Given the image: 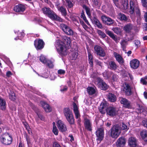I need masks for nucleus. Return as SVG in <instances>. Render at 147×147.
<instances>
[{"instance_id": "nucleus-1", "label": "nucleus", "mask_w": 147, "mask_h": 147, "mask_svg": "<svg viewBox=\"0 0 147 147\" xmlns=\"http://www.w3.org/2000/svg\"><path fill=\"white\" fill-rule=\"evenodd\" d=\"M1 143L5 145L10 144L12 141V138L8 133H5L1 135L0 137Z\"/></svg>"}, {"instance_id": "nucleus-2", "label": "nucleus", "mask_w": 147, "mask_h": 147, "mask_svg": "<svg viewBox=\"0 0 147 147\" xmlns=\"http://www.w3.org/2000/svg\"><path fill=\"white\" fill-rule=\"evenodd\" d=\"M55 46L57 51L60 53L63 54H66V49L64 44L60 40L56 41Z\"/></svg>"}, {"instance_id": "nucleus-3", "label": "nucleus", "mask_w": 147, "mask_h": 147, "mask_svg": "<svg viewBox=\"0 0 147 147\" xmlns=\"http://www.w3.org/2000/svg\"><path fill=\"white\" fill-rule=\"evenodd\" d=\"M120 128L117 125H114L111 129L110 136L113 138L116 139L121 133Z\"/></svg>"}, {"instance_id": "nucleus-4", "label": "nucleus", "mask_w": 147, "mask_h": 147, "mask_svg": "<svg viewBox=\"0 0 147 147\" xmlns=\"http://www.w3.org/2000/svg\"><path fill=\"white\" fill-rule=\"evenodd\" d=\"M133 88L126 82L123 83L122 86V89L123 90L125 94L128 96H129L132 94Z\"/></svg>"}, {"instance_id": "nucleus-5", "label": "nucleus", "mask_w": 147, "mask_h": 147, "mask_svg": "<svg viewBox=\"0 0 147 147\" xmlns=\"http://www.w3.org/2000/svg\"><path fill=\"white\" fill-rule=\"evenodd\" d=\"M129 12L131 14H133L135 12L136 14L138 16H139L140 12L138 4L136 3H133L132 1H130V10Z\"/></svg>"}, {"instance_id": "nucleus-6", "label": "nucleus", "mask_w": 147, "mask_h": 147, "mask_svg": "<svg viewBox=\"0 0 147 147\" xmlns=\"http://www.w3.org/2000/svg\"><path fill=\"white\" fill-rule=\"evenodd\" d=\"M101 18L103 23L108 26H111L114 24V20L109 17L105 15H102L101 17Z\"/></svg>"}, {"instance_id": "nucleus-7", "label": "nucleus", "mask_w": 147, "mask_h": 147, "mask_svg": "<svg viewBox=\"0 0 147 147\" xmlns=\"http://www.w3.org/2000/svg\"><path fill=\"white\" fill-rule=\"evenodd\" d=\"M97 85L102 90H106L109 87L103 81L99 78H97Z\"/></svg>"}, {"instance_id": "nucleus-8", "label": "nucleus", "mask_w": 147, "mask_h": 147, "mask_svg": "<svg viewBox=\"0 0 147 147\" xmlns=\"http://www.w3.org/2000/svg\"><path fill=\"white\" fill-rule=\"evenodd\" d=\"M120 102L123 105V106L126 108L130 109L132 108L131 103L125 98H121L120 99Z\"/></svg>"}, {"instance_id": "nucleus-9", "label": "nucleus", "mask_w": 147, "mask_h": 147, "mask_svg": "<svg viewBox=\"0 0 147 147\" xmlns=\"http://www.w3.org/2000/svg\"><path fill=\"white\" fill-rule=\"evenodd\" d=\"M94 50L95 53L98 55L103 57L105 55V52L102 48L99 46H96L94 47Z\"/></svg>"}, {"instance_id": "nucleus-10", "label": "nucleus", "mask_w": 147, "mask_h": 147, "mask_svg": "<svg viewBox=\"0 0 147 147\" xmlns=\"http://www.w3.org/2000/svg\"><path fill=\"white\" fill-rule=\"evenodd\" d=\"M42 10L44 14L46 15L50 18H51L54 13L53 11L51 10L49 8L45 7L42 8Z\"/></svg>"}, {"instance_id": "nucleus-11", "label": "nucleus", "mask_w": 147, "mask_h": 147, "mask_svg": "<svg viewBox=\"0 0 147 147\" xmlns=\"http://www.w3.org/2000/svg\"><path fill=\"white\" fill-rule=\"evenodd\" d=\"M117 112L115 108L111 107H108L106 110L107 114L111 116L115 115Z\"/></svg>"}, {"instance_id": "nucleus-12", "label": "nucleus", "mask_w": 147, "mask_h": 147, "mask_svg": "<svg viewBox=\"0 0 147 147\" xmlns=\"http://www.w3.org/2000/svg\"><path fill=\"white\" fill-rule=\"evenodd\" d=\"M96 135L98 138L97 140H102L103 138L104 133V130L102 128H100L98 129L96 131Z\"/></svg>"}, {"instance_id": "nucleus-13", "label": "nucleus", "mask_w": 147, "mask_h": 147, "mask_svg": "<svg viewBox=\"0 0 147 147\" xmlns=\"http://www.w3.org/2000/svg\"><path fill=\"white\" fill-rule=\"evenodd\" d=\"M125 139L123 137L119 138L116 142V144L117 147H123L126 143Z\"/></svg>"}, {"instance_id": "nucleus-14", "label": "nucleus", "mask_w": 147, "mask_h": 147, "mask_svg": "<svg viewBox=\"0 0 147 147\" xmlns=\"http://www.w3.org/2000/svg\"><path fill=\"white\" fill-rule=\"evenodd\" d=\"M57 126L59 131L61 132L65 131L67 130L66 125L61 120H59L58 121Z\"/></svg>"}, {"instance_id": "nucleus-15", "label": "nucleus", "mask_w": 147, "mask_h": 147, "mask_svg": "<svg viewBox=\"0 0 147 147\" xmlns=\"http://www.w3.org/2000/svg\"><path fill=\"white\" fill-rule=\"evenodd\" d=\"M73 111L76 119H78V121H80V115L78 110V108L76 104L74 103L73 104Z\"/></svg>"}, {"instance_id": "nucleus-16", "label": "nucleus", "mask_w": 147, "mask_h": 147, "mask_svg": "<svg viewBox=\"0 0 147 147\" xmlns=\"http://www.w3.org/2000/svg\"><path fill=\"white\" fill-rule=\"evenodd\" d=\"M34 45L37 49H40L44 47V42L41 40H35L34 41Z\"/></svg>"}, {"instance_id": "nucleus-17", "label": "nucleus", "mask_w": 147, "mask_h": 147, "mask_svg": "<svg viewBox=\"0 0 147 147\" xmlns=\"http://www.w3.org/2000/svg\"><path fill=\"white\" fill-rule=\"evenodd\" d=\"M139 61L136 59H133L130 62L131 67L134 69H137L139 67Z\"/></svg>"}, {"instance_id": "nucleus-18", "label": "nucleus", "mask_w": 147, "mask_h": 147, "mask_svg": "<svg viewBox=\"0 0 147 147\" xmlns=\"http://www.w3.org/2000/svg\"><path fill=\"white\" fill-rule=\"evenodd\" d=\"M63 113L66 119L73 115L72 112L68 108H65L64 109Z\"/></svg>"}, {"instance_id": "nucleus-19", "label": "nucleus", "mask_w": 147, "mask_h": 147, "mask_svg": "<svg viewBox=\"0 0 147 147\" xmlns=\"http://www.w3.org/2000/svg\"><path fill=\"white\" fill-rule=\"evenodd\" d=\"M40 104L46 112L48 113L51 111L52 109L51 107L45 102L41 101L40 102Z\"/></svg>"}, {"instance_id": "nucleus-20", "label": "nucleus", "mask_w": 147, "mask_h": 147, "mask_svg": "<svg viewBox=\"0 0 147 147\" xmlns=\"http://www.w3.org/2000/svg\"><path fill=\"white\" fill-rule=\"evenodd\" d=\"M107 106V103L105 102H103L101 103L99 107V109L101 113L102 114L105 113Z\"/></svg>"}, {"instance_id": "nucleus-21", "label": "nucleus", "mask_w": 147, "mask_h": 147, "mask_svg": "<svg viewBox=\"0 0 147 147\" xmlns=\"http://www.w3.org/2000/svg\"><path fill=\"white\" fill-rule=\"evenodd\" d=\"M128 143L130 147H136L137 146V140L134 137L130 138L128 139Z\"/></svg>"}, {"instance_id": "nucleus-22", "label": "nucleus", "mask_w": 147, "mask_h": 147, "mask_svg": "<svg viewBox=\"0 0 147 147\" xmlns=\"http://www.w3.org/2000/svg\"><path fill=\"white\" fill-rule=\"evenodd\" d=\"M25 9L24 6L22 4L16 5L13 8L14 11L17 12H23L25 10Z\"/></svg>"}, {"instance_id": "nucleus-23", "label": "nucleus", "mask_w": 147, "mask_h": 147, "mask_svg": "<svg viewBox=\"0 0 147 147\" xmlns=\"http://www.w3.org/2000/svg\"><path fill=\"white\" fill-rule=\"evenodd\" d=\"M62 41L65 45L66 44L67 45L69 46L71 44V38L66 36H63L61 37Z\"/></svg>"}, {"instance_id": "nucleus-24", "label": "nucleus", "mask_w": 147, "mask_h": 147, "mask_svg": "<svg viewBox=\"0 0 147 147\" xmlns=\"http://www.w3.org/2000/svg\"><path fill=\"white\" fill-rule=\"evenodd\" d=\"M84 124L86 129L90 131L92 130L91 124L89 119H84Z\"/></svg>"}, {"instance_id": "nucleus-25", "label": "nucleus", "mask_w": 147, "mask_h": 147, "mask_svg": "<svg viewBox=\"0 0 147 147\" xmlns=\"http://www.w3.org/2000/svg\"><path fill=\"white\" fill-rule=\"evenodd\" d=\"M113 55L116 60L119 64H122L123 63V59L120 55L116 52H114Z\"/></svg>"}, {"instance_id": "nucleus-26", "label": "nucleus", "mask_w": 147, "mask_h": 147, "mask_svg": "<svg viewBox=\"0 0 147 147\" xmlns=\"http://www.w3.org/2000/svg\"><path fill=\"white\" fill-rule=\"evenodd\" d=\"M118 66L115 62L113 61L109 62L108 68L111 70H115L116 69Z\"/></svg>"}, {"instance_id": "nucleus-27", "label": "nucleus", "mask_w": 147, "mask_h": 147, "mask_svg": "<svg viewBox=\"0 0 147 147\" xmlns=\"http://www.w3.org/2000/svg\"><path fill=\"white\" fill-rule=\"evenodd\" d=\"M133 27V25L131 24H128L123 27V29L126 32L129 33L132 29Z\"/></svg>"}, {"instance_id": "nucleus-28", "label": "nucleus", "mask_w": 147, "mask_h": 147, "mask_svg": "<svg viewBox=\"0 0 147 147\" xmlns=\"http://www.w3.org/2000/svg\"><path fill=\"white\" fill-rule=\"evenodd\" d=\"M105 32L116 42L117 41V36L115 35L111 31L106 30H105Z\"/></svg>"}, {"instance_id": "nucleus-29", "label": "nucleus", "mask_w": 147, "mask_h": 147, "mask_svg": "<svg viewBox=\"0 0 147 147\" xmlns=\"http://www.w3.org/2000/svg\"><path fill=\"white\" fill-rule=\"evenodd\" d=\"M118 17L120 20L124 21H127L129 18L122 13H120L118 15Z\"/></svg>"}, {"instance_id": "nucleus-30", "label": "nucleus", "mask_w": 147, "mask_h": 147, "mask_svg": "<svg viewBox=\"0 0 147 147\" xmlns=\"http://www.w3.org/2000/svg\"><path fill=\"white\" fill-rule=\"evenodd\" d=\"M57 8L58 10L61 12L62 15L64 16H66L67 11L66 9L63 6H57Z\"/></svg>"}, {"instance_id": "nucleus-31", "label": "nucleus", "mask_w": 147, "mask_h": 147, "mask_svg": "<svg viewBox=\"0 0 147 147\" xmlns=\"http://www.w3.org/2000/svg\"><path fill=\"white\" fill-rule=\"evenodd\" d=\"M93 22L95 24L96 26L100 29H102V24L99 21V20L97 19L95 17H94L93 18Z\"/></svg>"}, {"instance_id": "nucleus-32", "label": "nucleus", "mask_w": 147, "mask_h": 147, "mask_svg": "<svg viewBox=\"0 0 147 147\" xmlns=\"http://www.w3.org/2000/svg\"><path fill=\"white\" fill-rule=\"evenodd\" d=\"M140 135L143 140L147 142V131L143 130L140 133Z\"/></svg>"}, {"instance_id": "nucleus-33", "label": "nucleus", "mask_w": 147, "mask_h": 147, "mask_svg": "<svg viewBox=\"0 0 147 147\" xmlns=\"http://www.w3.org/2000/svg\"><path fill=\"white\" fill-rule=\"evenodd\" d=\"M108 98L111 102H114L116 100L115 96L113 94L109 93L108 94Z\"/></svg>"}, {"instance_id": "nucleus-34", "label": "nucleus", "mask_w": 147, "mask_h": 147, "mask_svg": "<svg viewBox=\"0 0 147 147\" xmlns=\"http://www.w3.org/2000/svg\"><path fill=\"white\" fill-rule=\"evenodd\" d=\"M6 108V103L4 100L0 97V109L5 110Z\"/></svg>"}, {"instance_id": "nucleus-35", "label": "nucleus", "mask_w": 147, "mask_h": 147, "mask_svg": "<svg viewBox=\"0 0 147 147\" xmlns=\"http://www.w3.org/2000/svg\"><path fill=\"white\" fill-rule=\"evenodd\" d=\"M88 53L89 63L90 64L91 67H92L93 66V59L92 58V56L89 51H88Z\"/></svg>"}, {"instance_id": "nucleus-36", "label": "nucleus", "mask_w": 147, "mask_h": 147, "mask_svg": "<svg viewBox=\"0 0 147 147\" xmlns=\"http://www.w3.org/2000/svg\"><path fill=\"white\" fill-rule=\"evenodd\" d=\"M52 20H55L60 22L63 21V20L60 17L58 16L54 12L51 18Z\"/></svg>"}, {"instance_id": "nucleus-37", "label": "nucleus", "mask_w": 147, "mask_h": 147, "mask_svg": "<svg viewBox=\"0 0 147 147\" xmlns=\"http://www.w3.org/2000/svg\"><path fill=\"white\" fill-rule=\"evenodd\" d=\"M87 91L88 93L89 94L92 95L94 94L95 93V89L92 87H88L87 88Z\"/></svg>"}, {"instance_id": "nucleus-38", "label": "nucleus", "mask_w": 147, "mask_h": 147, "mask_svg": "<svg viewBox=\"0 0 147 147\" xmlns=\"http://www.w3.org/2000/svg\"><path fill=\"white\" fill-rule=\"evenodd\" d=\"M127 44V42L125 40H123L121 42V47L122 49V50L124 51H125L126 46Z\"/></svg>"}, {"instance_id": "nucleus-39", "label": "nucleus", "mask_w": 147, "mask_h": 147, "mask_svg": "<svg viewBox=\"0 0 147 147\" xmlns=\"http://www.w3.org/2000/svg\"><path fill=\"white\" fill-rule=\"evenodd\" d=\"M97 33L98 36L101 38H105L106 36L105 33L100 30H98L97 31Z\"/></svg>"}, {"instance_id": "nucleus-40", "label": "nucleus", "mask_w": 147, "mask_h": 147, "mask_svg": "<svg viewBox=\"0 0 147 147\" xmlns=\"http://www.w3.org/2000/svg\"><path fill=\"white\" fill-rule=\"evenodd\" d=\"M65 33L68 35H74L75 32L71 28L69 27L68 29L64 32Z\"/></svg>"}, {"instance_id": "nucleus-41", "label": "nucleus", "mask_w": 147, "mask_h": 147, "mask_svg": "<svg viewBox=\"0 0 147 147\" xmlns=\"http://www.w3.org/2000/svg\"><path fill=\"white\" fill-rule=\"evenodd\" d=\"M121 8L125 10L128 8V4L127 0H124V2L123 3L121 6Z\"/></svg>"}, {"instance_id": "nucleus-42", "label": "nucleus", "mask_w": 147, "mask_h": 147, "mask_svg": "<svg viewBox=\"0 0 147 147\" xmlns=\"http://www.w3.org/2000/svg\"><path fill=\"white\" fill-rule=\"evenodd\" d=\"M69 27L67 25H66L63 24L61 23L60 25V28H61L64 32H65Z\"/></svg>"}, {"instance_id": "nucleus-43", "label": "nucleus", "mask_w": 147, "mask_h": 147, "mask_svg": "<svg viewBox=\"0 0 147 147\" xmlns=\"http://www.w3.org/2000/svg\"><path fill=\"white\" fill-rule=\"evenodd\" d=\"M83 8L85 9L87 15L88 16L89 18L91 17V14L90 13V9L87 6L85 5H84L83 6Z\"/></svg>"}, {"instance_id": "nucleus-44", "label": "nucleus", "mask_w": 147, "mask_h": 147, "mask_svg": "<svg viewBox=\"0 0 147 147\" xmlns=\"http://www.w3.org/2000/svg\"><path fill=\"white\" fill-rule=\"evenodd\" d=\"M111 74V72L105 71L103 73V76L105 79H108L110 77Z\"/></svg>"}, {"instance_id": "nucleus-45", "label": "nucleus", "mask_w": 147, "mask_h": 147, "mask_svg": "<svg viewBox=\"0 0 147 147\" xmlns=\"http://www.w3.org/2000/svg\"><path fill=\"white\" fill-rule=\"evenodd\" d=\"M112 30L115 33L117 34H119L121 33V29L118 28H113L112 29Z\"/></svg>"}, {"instance_id": "nucleus-46", "label": "nucleus", "mask_w": 147, "mask_h": 147, "mask_svg": "<svg viewBox=\"0 0 147 147\" xmlns=\"http://www.w3.org/2000/svg\"><path fill=\"white\" fill-rule=\"evenodd\" d=\"M39 60L43 63H46L47 61L45 57L42 55H41L40 57Z\"/></svg>"}, {"instance_id": "nucleus-47", "label": "nucleus", "mask_w": 147, "mask_h": 147, "mask_svg": "<svg viewBox=\"0 0 147 147\" xmlns=\"http://www.w3.org/2000/svg\"><path fill=\"white\" fill-rule=\"evenodd\" d=\"M69 123L70 124H73L74 123V119L73 115L67 119Z\"/></svg>"}, {"instance_id": "nucleus-48", "label": "nucleus", "mask_w": 147, "mask_h": 147, "mask_svg": "<svg viewBox=\"0 0 147 147\" xmlns=\"http://www.w3.org/2000/svg\"><path fill=\"white\" fill-rule=\"evenodd\" d=\"M146 80H147V76H146L144 77L141 79L140 81L141 83L143 85H146L147 84Z\"/></svg>"}, {"instance_id": "nucleus-49", "label": "nucleus", "mask_w": 147, "mask_h": 147, "mask_svg": "<svg viewBox=\"0 0 147 147\" xmlns=\"http://www.w3.org/2000/svg\"><path fill=\"white\" fill-rule=\"evenodd\" d=\"M9 98L12 100H14L16 98L15 94L12 92H11V93H9Z\"/></svg>"}, {"instance_id": "nucleus-50", "label": "nucleus", "mask_w": 147, "mask_h": 147, "mask_svg": "<svg viewBox=\"0 0 147 147\" xmlns=\"http://www.w3.org/2000/svg\"><path fill=\"white\" fill-rule=\"evenodd\" d=\"M120 128L121 130H127L129 128L125 124L123 123H122V124L121 125Z\"/></svg>"}, {"instance_id": "nucleus-51", "label": "nucleus", "mask_w": 147, "mask_h": 147, "mask_svg": "<svg viewBox=\"0 0 147 147\" xmlns=\"http://www.w3.org/2000/svg\"><path fill=\"white\" fill-rule=\"evenodd\" d=\"M78 55V53L77 51L73 53L71 55V58L73 60H75L76 59Z\"/></svg>"}, {"instance_id": "nucleus-52", "label": "nucleus", "mask_w": 147, "mask_h": 147, "mask_svg": "<svg viewBox=\"0 0 147 147\" xmlns=\"http://www.w3.org/2000/svg\"><path fill=\"white\" fill-rule=\"evenodd\" d=\"M47 63V65L49 68H53V64L52 62L49 60H47L46 62Z\"/></svg>"}, {"instance_id": "nucleus-53", "label": "nucleus", "mask_w": 147, "mask_h": 147, "mask_svg": "<svg viewBox=\"0 0 147 147\" xmlns=\"http://www.w3.org/2000/svg\"><path fill=\"white\" fill-rule=\"evenodd\" d=\"M53 131L55 134L56 135H58V131L56 126H54V127H53Z\"/></svg>"}, {"instance_id": "nucleus-54", "label": "nucleus", "mask_w": 147, "mask_h": 147, "mask_svg": "<svg viewBox=\"0 0 147 147\" xmlns=\"http://www.w3.org/2000/svg\"><path fill=\"white\" fill-rule=\"evenodd\" d=\"M115 5L117 7H119V0H113Z\"/></svg>"}, {"instance_id": "nucleus-55", "label": "nucleus", "mask_w": 147, "mask_h": 147, "mask_svg": "<svg viewBox=\"0 0 147 147\" xmlns=\"http://www.w3.org/2000/svg\"><path fill=\"white\" fill-rule=\"evenodd\" d=\"M134 44L137 47H139L140 46V42L138 40H135L134 42Z\"/></svg>"}, {"instance_id": "nucleus-56", "label": "nucleus", "mask_w": 147, "mask_h": 147, "mask_svg": "<svg viewBox=\"0 0 147 147\" xmlns=\"http://www.w3.org/2000/svg\"><path fill=\"white\" fill-rule=\"evenodd\" d=\"M58 73L59 74H64L65 73V71L63 70L60 69L58 71Z\"/></svg>"}, {"instance_id": "nucleus-57", "label": "nucleus", "mask_w": 147, "mask_h": 147, "mask_svg": "<svg viewBox=\"0 0 147 147\" xmlns=\"http://www.w3.org/2000/svg\"><path fill=\"white\" fill-rule=\"evenodd\" d=\"M142 5L144 7H147V1L146 0H142Z\"/></svg>"}, {"instance_id": "nucleus-58", "label": "nucleus", "mask_w": 147, "mask_h": 147, "mask_svg": "<svg viewBox=\"0 0 147 147\" xmlns=\"http://www.w3.org/2000/svg\"><path fill=\"white\" fill-rule=\"evenodd\" d=\"M118 79V76L116 75L113 74V76L112 80L113 81H117Z\"/></svg>"}, {"instance_id": "nucleus-59", "label": "nucleus", "mask_w": 147, "mask_h": 147, "mask_svg": "<svg viewBox=\"0 0 147 147\" xmlns=\"http://www.w3.org/2000/svg\"><path fill=\"white\" fill-rule=\"evenodd\" d=\"M53 146V147H61L60 145L57 142H54Z\"/></svg>"}, {"instance_id": "nucleus-60", "label": "nucleus", "mask_w": 147, "mask_h": 147, "mask_svg": "<svg viewBox=\"0 0 147 147\" xmlns=\"http://www.w3.org/2000/svg\"><path fill=\"white\" fill-rule=\"evenodd\" d=\"M143 125L147 128V120H143L142 121Z\"/></svg>"}, {"instance_id": "nucleus-61", "label": "nucleus", "mask_w": 147, "mask_h": 147, "mask_svg": "<svg viewBox=\"0 0 147 147\" xmlns=\"http://www.w3.org/2000/svg\"><path fill=\"white\" fill-rule=\"evenodd\" d=\"M68 7L69 8H71L73 7V4L69 0V1L67 2Z\"/></svg>"}, {"instance_id": "nucleus-62", "label": "nucleus", "mask_w": 147, "mask_h": 147, "mask_svg": "<svg viewBox=\"0 0 147 147\" xmlns=\"http://www.w3.org/2000/svg\"><path fill=\"white\" fill-rule=\"evenodd\" d=\"M82 24L83 27L85 30H87L88 29V27L83 22H82Z\"/></svg>"}, {"instance_id": "nucleus-63", "label": "nucleus", "mask_w": 147, "mask_h": 147, "mask_svg": "<svg viewBox=\"0 0 147 147\" xmlns=\"http://www.w3.org/2000/svg\"><path fill=\"white\" fill-rule=\"evenodd\" d=\"M95 61L97 65H98L101 67H102V63L100 61L97 60H95Z\"/></svg>"}, {"instance_id": "nucleus-64", "label": "nucleus", "mask_w": 147, "mask_h": 147, "mask_svg": "<svg viewBox=\"0 0 147 147\" xmlns=\"http://www.w3.org/2000/svg\"><path fill=\"white\" fill-rule=\"evenodd\" d=\"M67 86H64L63 88H61L60 90L62 92H63L64 91H66L67 90Z\"/></svg>"}]
</instances>
